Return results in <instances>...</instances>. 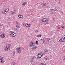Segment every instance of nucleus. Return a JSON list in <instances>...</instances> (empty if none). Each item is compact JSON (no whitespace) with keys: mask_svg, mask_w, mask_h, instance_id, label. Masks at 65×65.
Returning a JSON list of instances; mask_svg holds the SVG:
<instances>
[{"mask_svg":"<svg viewBox=\"0 0 65 65\" xmlns=\"http://www.w3.org/2000/svg\"><path fill=\"white\" fill-rule=\"evenodd\" d=\"M43 55V53H40L37 55V58H41Z\"/></svg>","mask_w":65,"mask_h":65,"instance_id":"f257e3e1","label":"nucleus"},{"mask_svg":"<svg viewBox=\"0 0 65 65\" xmlns=\"http://www.w3.org/2000/svg\"><path fill=\"white\" fill-rule=\"evenodd\" d=\"M9 11V9H4L2 12V13L3 14H6L8 11Z\"/></svg>","mask_w":65,"mask_h":65,"instance_id":"f03ea898","label":"nucleus"},{"mask_svg":"<svg viewBox=\"0 0 65 65\" xmlns=\"http://www.w3.org/2000/svg\"><path fill=\"white\" fill-rule=\"evenodd\" d=\"M34 44H35V43L34 42H31L29 44V45L30 47L32 48L33 47H34Z\"/></svg>","mask_w":65,"mask_h":65,"instance_id":"7ed1b4c3","label":"nucleus"},{"mask_svg":"<svg viewBox=\"0 0 65 65\" xmlns=\"http://www.w3.org/2000/svg\"><path fill=\"white\" fill-rule=\"evenodd\" d=\"M10 34L12 37H15L16 36V34L14 32H13L12 31H10Z\"/></svg>","mask_w":65,"mask_h":65,"instance_id":"20e7f679","label":"nucleus"},{"mask_svg":"<svg viewBox=\"0 0 65 65\" xmlns=\"http://www.w3.org/2000/svg\"><path fill=\"white\" fill-rule=\"evenodd\" d=\"M20 47H18L17 48V51L18 53H21V50Z\"/></svg>","mask_w":65,"mask_h":65,"instance_id":"39448f33","label":"nucleus"},{"mask_svg":"<svg viewBox=\"0 0 65 65\" xmlns=\"http://www.w3.org/2000/svg\"><path fill=\"white\" fill-rule=\"evenodd\" d=\"M42 21L43 22H46L48 21V18H43L42 19Z\"/></svg>","mask_w":65,"mask_h":65,"instance_id":"423d86ee","label":"nucleus"},{"mask_svg":"<svg viewBox=\"0 0 65 65\" xmlns=\"http://www.w3.org/2000/svg\"><path fill=\"white\" fill-rule=\"evenodd\" d=\"M0 62L2 63H4L3 61V58L1 57H0Z\"/></svg>","mask_w":65,"mask_h":65,"instance_id":"0eeeda50","label":"nucleus"},{"mask_svg":"<svg viewBox=\"0 0 65 65\" xmlns=\"http://www.w3.org/2000/svg\"><path fill=\"white\" fill-rule=\"evenodd\" d=\"M65 38L63 37L59 41H61V42H64V41H65Z\"/></svg>","mask_w":65,"mask_h":65,"instance_id":"6e6552de","label":"nucleus"},{"mask_svg":"<svg viewBox=\"0 0 65 65\" xmlns=\"http://www.w3.org/2000/svg\"><path fill=\"white\" fill-rule=\"evenodd\" d=\"M10 50V48H8L7 46L5 47V51H8Z\"/></svg>","mask_w":65,"mask_h":65,"instance_id":"1a4fd4ad","label":"nucleus"},{"mask_svg":"<svg viewBox=\"0 0 65 65\" xmlns=\"http://www.w3.org/2000/svg\"><path fill=\"white\" fill-rule=\"evenodd\" d=\"M0 37L1 38H4L5 37V35L3 34H1L0 35Z\"/></svg>","mask_w":65,"mask_h":65,"instance_id":"9d476101","label":"nucleus"},{"mask_svg":"<svg viewBox=\"0 0 65 65\" xmlns=\"http://www.w3.org/2000/svg\"><path fill=\"white\" fill-rule=\"evenodd\" d=\"M30 26H31L30 24H25V26L26 27H30Z\"/></svg>","mask_w":65,"mask_h":65,"instance_id":"9b49d317","label":"nucleus"},{"mask_svg":"<svg viewBox=\"0 0 65 65\" xmlns=\"http://www.w3.org/2000/svg\"><path fill=\"white\" fill-rule=\"evenodd\" d=\"M18 17L19 18H21V19H22V18L23 17V15H18Z\"/></svg>","mask_w":65,"mask_h":65,"instance_id":"f8f14e48","label":"nucleus"},{"mask_svg":"<svg viewBox=\"0 0 65 65\" xmlns=\"http://www.w3.org/2000/svg\"><path fill=\"white\" fill-rule=\"evenodd\" d=\"M46 4H41V5H42V6H46Z\"/></svg>","mask_w":65,"mask_h":65,"instance_id":"ddd939ff","label":"nucleus"},{"mask_svg":"<svg viewBox=\"0 0 65 65\" xmlns=\"http://www.w3.org/2000/svg\"><path fill=\"white\" fill-rule=\"evenodd\" d=\"M36 48H37V47L36 46H35V47L34 46L31 48V49L32 50H34V49H35Z\"/></svg>","mask_w":65,"mask_h":65,"instance_id":"4468645a","label":"nucleus"},{"mask_svg":"<svg viewBox=\"0 0 65 65\" xmlns=\"http://www.w3.org/2000/svg\"><path fill=\"white\" fill-rule=\"evenodd\" d=\"M20 24H18L17 25L16 27L17 28H20Z\"/></svg>","mask_w":65,"mask_h":65,"instance_id":"2eb2a0df","label":"nucleus"},{"mask_svg":"<svg viewBox=\"0 0 65 65\" xmlns=\"http://www.w3.org/2000/svg\"><path fill=\"white\" fill-rule=\"evenodd\" d=\"M26 2H25L24 3H23L22 4V6H24V5H26Z\"/></svg>","mask_w":65,"mask_h":65,"instance_id":"dca6fc26","label":"nucleus"},{"mask_svg":"<svg viewBox=\"0 0 65 65\" xmlns=\"http://www.w3.org/2000/svg\"><path fill=\"white\" fill-rule=\"evenodd\" d=\"M41 40H42V41H43V43L44 42L45 40H44V39H41Z\"/></svg>","mask_w":65,"mask_h":65,"instance_id":"f3484780","label":"nucleus"},{"mask_svg":"<svg viewBox=\"0 0 65 65\" xmlns=\"http://www.w3.org/2000/svg\"><path fill=\"white\" fill-rule=\"evenodd\" d=\"M44 52L45 53H47V52H48V50H44Z\"/></svg>","mask_w":65,"mask_h":65,"instance_id":"a211bd4d","label":"nucleus"},{"mask_svg":"<svg viewBox=\"0 0 65 65\" xmlns=\"http://www.w3.org/2000/svg\"><path fill=\"white\" fill-rule=\"evenodd\" d=\"M11 45V44H9L7 46V47L8 48H10V46Z\"/></svg>","mask_w":65,"mask_h":65,"instance_id":"6ab92c4d","label":"nucleus"},{"mask_svg":"<svg viewBox=\"0 0 65 65\" xmlns=\"http://www.w3.org/2000/svg\"><path fill=\"white\" fill-rule=\"evenodd\" d=\"M51 39L50 38H47V41H49V40H51Z\"/></svg>","mask_w":65,"mask_h":65,"instance_id":"aec40b11","label":"nucleus"},{"mask_svg":"<svg viewBox=\"0 0 65 65\" xmlns=\"http://www.w3.org/2000/svg\"><path fill=\"white\" fill-rule=\"evenodd\" d=\"M30 59H31V60L32 61L33 60H34V58H33V57H31V58H30Z\"/></svg>","mask_w":65,"mask_h":65,"instance_id":"412c9836","label":"nucleus"},{"mask_svg":"<svg viewBox=\"0 0 65 65\" xmlns=\"http://www.w3.org/2000/svg\"><path fill=\"white\" fill-rule=\"evenodd\" d=\"M41 35H39L38 36V37H41Z\"/></svg>","mask_w":65,"mask_h":65,"instance_id":"4be33fe9","label":"nucleus"},{"mask_svg":"<svg viewBox=\"0 0 65 65\" xmlns=\"http://www.w3.org/2000/svg\"><path fill=\"white\" fill-rule=\"evenodd\" d=\"M61 27L62 28H63V29H64V28H65V27L64 26H61Z\"/></svg>","mask_w":65,"mask_h":65,"instance_id":"5701e85b","label":"nucleus"},{"mask_svg":"<svg viewBox=\"0 0 65 65\" xmlns=\"http://www.w3.org/2000/svg\"><path fill=\"white\" fill-rule=\"evenodd\" d=\"M15 51H14L13 52V55H14V54H15Z\"/></svg>","mask_w":65,"mask_h":65,"instance_id":"b1692460","label":"nucleus"},{"mask_svg":"<svg viewBox=\"0 0 65 65\" xmlns=\"http://www.w3.org/2000/svg\"><path fill=\"white\" fill-rule=\"evenodd\" d=\"M49 23L48 22H46V25H49Z\"/></svg>","mask_w":65,"mask_h":65,"instance_id":"393cba45","label":"nucleus"},{"mask_svg":"<svg viewBox=\"0 0 65 65\" xmlns=\"http://www.w3.org/2000/svg\"><path fill=\"white\" fill-rule=\"evenodd\" d=\"M15 13V12H13L12 13V14H14Z\"/></svg>","mask_w":65,"mask_h":65,"instance_id":"a878e982","label":"nucleus"},{"mask_svg":"<svg viewBox=\"0 0 65 65\" xmlns=\"http://www.w3.org/2000/svg\"><path fill=\"white\" fill-rule=\"evenodd\" d=\"M36 44H38V41H36Z\"/></svg>","mask_w":65,"mask_h":65,"instance_id":"bb28decb","label":"nucleus"},{"mask_svg":"<svg viewBox=\"0 0 65 65\" xmlns=\"http://www.w3.org/2000/svg\"><path fill=\"white\" fill-rule=\"evenodd\" d=\"M3 24H0V26H2Z\"/></svg>","mask_w":65,"mask_h":65,"instance_id":"cd10ccee","label":"nucleus"},{"mask_svg":"<svg viewBox=\"0 0 65 65\" xmlns=\"http://www.w3.org/2000/svg\"><path fill=\"white\" fill-rule=\"evenodd\" d=\"M13 65H17L16 63H13Z\"/></svg>","mask_w":65,"mask_h":65,"instance_id":"c85d7f7f","label":"nucleus"},{"mask_svg":"<svg viewBox=\"0 0 65 65\" xmlns=\"http://www.w3.org/2000/svg\"><path fill=\"white\" fill-rule=\"evenodd\" d=\"M38 30H36L35 31V32H36V33H37L38 32Z\"/></svg>","mask_w":65,"mask_h":65,"instance_id":"c756f323","label":"nucleus"},{"mask_svg":"<svg viewBox=\"0 0 65 65\" xmlns=\"http://www.w3.org/2000/svg\"><path fill=\"white\" fill-rule=\"evenodd\" d=\"M36 56H34V58H36Z\"/></svg>","mask_w":65,"mask_h":65,"instance_id":"7c9ffc66","label":"nucleus"},{"mask_svg":"<svg viewBox=\"0 0 65 65\" xmlns=\"http://www.w3.org/2000/svg\"><path fill=\"white\" fill-rule=\"evenodd\" d=\"M30 62H31V63H32V62H33V60H31V61H30Z\"/></svg>","mask_w":65,"mask_h":65,"instance_id":"2f4dec72","label":"nucleus"},{"mask_svg":"<svg viewBox=\"0 0 65 65\" xmlns=\"http://www.w3.org/2000/svg\"><path fill=\"white\" fill-rule=\"evenodd\" d=\"M52 11H55V10L53 9H52Z\"/></svg>","mask_w":65,"mask_h":65,"instance_id":"473e14b6","label":"nucleus"},{"mask_svg":"<svg viewBox=\"0 0 65 65\" xmlns=\"http://www.w3.org/2000/svg\"><path fill=\"white\" fill-rule=\"evenodd\" d=\"M64 38H65V35H64V36L63 37Z\"/></svg>","mask_w":65,"mask_h":65,"instance_id":"72a5a7b5","label":"nucleus"},{"mask_svg":"<svg viewBox=\"0 0 65 65\" xmlns=\"http://www.w3.org/2000/svg\"><path fill=\"white\" fill-rule=\"evenodd\" d=\"M45 59H46V60H47V58H45Z\"/></svg>","mask_w":65,"mask_h":65,"instance_id":"f704fd0d","label":"nucleus"},{"mask_svg":"<svg viewBox=\"0 0 65 65\" xmlns=\"http://www.w3.org/2000/svg\"><path fill=\"white\" fill-rule=\"evenodd\" d=\"M16 11L15 9L14 10V11Z\"/></svg>","mask_w":65,"mask_h":65,"instance_id":"c9c22d12","label":"nucleus"},{"mask_svg":"<svg viewBox=\"0 0 65 65\" xmlns=\"http://www.w3.org/2000/svg\"><path fill=\"white\" fill-rule=\"evenodd\" d=\"M62 12V14H64V13L63 12Z\"/></svg>","mask_w":65,"mask_h":65,"instance_id":"e433bc0d","label":"nucleus"},{"mask_svg":"<svg viewBox=\"0 0 65 65\" xmlns=\"http://www.w3.org/2000/svg\"><path fill=\"white\" fill-rule=\"evenodd\" d=\"M16 23H17V25H18V22H17Z\"/></svg>","mask_w":65,"mask_h":65,"instance_id":"4c0bfd02","label":"nucleus"},{"mask_svg":"<svg viewBox=\"0 0 65 65\" xmlns=\"http://www.w3.org/2000/svg\"><path fill=\"white\" fill-rule=\"evenodd\" d=\"M60 0V1H61V0Z\"/></svg>","mask_w":65,"mask_h":65,"instance_id":"58836bf2","label":"nucleus"}]
</instances>
